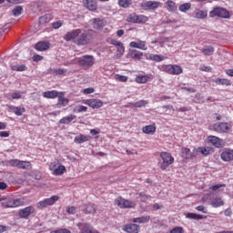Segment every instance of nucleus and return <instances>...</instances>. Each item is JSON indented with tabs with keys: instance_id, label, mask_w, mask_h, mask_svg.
Returning <instances> with one entry per match:
<instances>
[{
	"instance_id": "13",
	"label": "nucleus",
	"mask_w": 233,
	"mask_h": 233,
	"mask_svg": "<svg viewBox=\"0 0 233 233\" xmlns=\"http://www.w3.org/2000/svg\"><path fill=\"white\" fill-rule=\"evenodd\" d=\"M208 142L211 143L215 148H223V147L226 145V142L222 138H219L216 136H208Z\"/></svg>"
},
{
	"instance_id": "60",
	"label": "nucleus",
	"mask_w": 233,
	"mask_h": 233,
	"mask_svg": "<svg viewBox=\"0 0 233 233\" xmlns=\"http://www.w3.org/2000/svg\"><path fill=\"white\" fill-rule=\"evenodd\" d=\"M169 233H183V228L181 227H176Z\"/></svg>"
},
{
	"instance_id": "24",
	"label": "nucleus",
	"mask_w": 233,
	"mask_h": 233,
	"mask_svg": "<svg viewBox=\"0 0 233 233\" xmlns=\"http://www.w3.org/2000/svg\"><path fill=\"white\" fill-rule=\"evenodd\" d=\"M10 112H13L15 116H23L25 112H26V108L24 106H9Z\"/></svg>"
},
{
	"instance_id": "38",
	"label": "nucleus",
	"mask_w": 233,
	"mask_h": 233,
	"mask_svg": "<svg viewBox=\"0 0 233 233\" xmlns=\"http://www.w3.org/2000/svg\"><path fill=\"white\" fill-rule=\"evenodd\" d=\"M150 221V216H145L133 218V223H148Z\"/></svg>"
},
{
	"instance_id": "33",
	"label": "nucleus",
	"mask_w": 233,
	"mask_h": 233,
	"mask_svg": "<svg viewBox=\"0 0 233 233\" xmlns=\"http://www.w3.org/2000/svg\"><path fill=\"white\" fill-rule=\"evenodd\" d=\"M181 154H182V157H184V159H190L192 157H196L192 156V153H190V148H187V147H182Z\"/></svg>"
},
{
	"instance_id": "26",
	"label": "nucleus",
	"mask_w": 233,
	"mask_h": 233,
	"mask_svg": "<svg viewBox=\"0 0 233 233\" xmlns=\"http://www.w3.org/2000/svg\"><path fill=\"white\" fill-rule=\"evenodd\" d=\"M210 205L213 208H219V207H223L225 205V201L221 198H211Z\"/></svg>"
},
{
	"instance_id": "15",
	"label": "nucleus",
	"mask_w": 233,
	"mask_h": 233,
	"mask_svg": "<svg viewBox=\"0 0 233 233\" xmlns=\"http://www.w3.org/2000/svg\"><path fill=\"white\" fill-rule=\"evenodd\" d=\"M140 228L137 224H126L122 227V230L127 233H139Z\"/></svg>"
},
{
	"instance_id": "22",
	"label": "nucleus",
	"mask_w": 233,
	"mask_h": 233,
	"mask_svg": "<svg viewBox=\"0 0 233 233\" xmlns=\"http://www.w3.org/2000/svg\"><path fill=\"white\" fill-rule=\"evenodd\" d=\"M128 55L131 59H134V61H141L143 59V52L136 49L129 50Z\"/></svg>"
},
{
	"instance_id": "52",
	"label": "nucleus",
	"mask_w": 233,
	"mask_h": 233,
	"mask_svg": "<svg viewBox=\"0 0 233 233\" xmlns=\"http://www.w3.org/2000/svg\"><path fill=\"white\" fill-rule=\"evenodd\" d=\"M138 196L140 198V201H142V203H147V201H148V199H150V196L147 195L145 193H138Z\"/></svg>"
},
{
	"instance_id": "30",
	"label": "nucleus",
	"mask_w": 233,
	"mask_h": 233,
	"mask_svg": "<svg viewBox=\"0 0 233 233\" xmlns=\"http://www.w3.org/2000/svg\"><path fill=\"white\" fill-rule=\"evenodd\" d=\"M105 26V20L99 18L93 19V28L95 30H101Z\"/></svg>"
},
{
	"instance_id": "16",
	"label": "nucleus",
	"mask_w": 233,
	"mask_h": 233,
	"mask_svg": "<svg viewBox=\"0 0 233 233\" xmlns=\"http://www.w3.org/2000/svg\"><path fill=\"white\" fill-rule=\"evenodd\" d=\"M85 105H87L91 108H101L103 106V100L91 98L84 101Z\"/></svg>"
},
{
	"instance_id": "8",
	"label": "nucleus",
	"mask_w": 233,
	"mask_h": 233,
	"mask_svg": "<svg viewBox=\"0 0 233 233\" xmlns=\"http://www.w3.org/2000/svg\"><path fill=\"white\" fill-rule=\"evenodd\" d=\"M56 201H59V196L55 195L51 198H45L36 204L37 208H46V207H52L56 204Z\"/></svg>"
},
{
	"instance_id": "3",
	"label": "nucleus",
	"mask_w": 233,
	"mask_h": 233,
	"mask_svg": "<svg viewBox=\"0 0 233 233\" xmlns=\"http://www.w3.org/2000/svg\"><path fill=\"white\" fill-rule=\"evenodd\" d=\"M160 157L163 160L160 164L161 170H167V167L174 163V157L168 152H161Z\"/></svg>"
},
{
	"instance_id": "42",
	"label": "nucleus",
	"mask_w": 233,
	"mask_h": 233,
	"mask_svg": "<svg viewBox=\"0 0 233 233\" xmlns=\"http://www.w3.org/2000/svg\"><path fill=\"white\" fill-rule=\"evenodd\" d=\"M86 110H88L87 106L78 105L74 107L73 112L75 114H81V112H86Z\"/></svg>"
},
{
	"instance_id": "54",
	"label": "nucleus",
	"mask_w": 233,
	"mask_h": 233,
	"mask_svg": "<svg viewBox=\"0 0 233 233\" xmlns=\"http://www.w3.org/2000/svg\"><path fill=\"white\" fill-rule=\"evenodd\" d=\"M19 162H20L19 159H10L8 161V164H9L10 167H16L18 168L19 167Z\"/></svg>"
},
{
	"instance_id": "11",
	"label": "nucleus",
	"mask_w": 233,
	"mask_h": 233,
	"mask_svg": "<svg viewBox=\"0 0 233 233\" xmlns=\"http://www.w3.org/2000/svg\"><path fill=\"white\" fill-rule=\"evenodd\" d=\"M162 6L163 3L157 1H147L141 4L143 10H157V8H161Z\"/></svg>"
},
{
	"instance_id": "58",
	"label": "nucleus",
	"mask_w": 233,
	"mask_h": 233,
	"mask_svg": "<svg viewBox=\"0 0 233 233\" xmlns=\"http://www.w3.org/2000/svg\"><path fill=\"white\" fill-rule=\"evenodd\" d=\"M61 26H63V21H56L52 24V27L55 30H57V28H61Z\"/></svg>"
},
{
	"instance_id": "39",
	"label": "nucleus",
	"mask_w": 233,
	"mask_h": 233,
	"mask_svg": "<svg viewBox=\"0 0 233 233\" xmlns=\"http://www.w3.org/2000/svg\"><path fill=\"white\" fill-rule=\"evenodd\" d=\"M69 101L70 100H68V98H65L63 93H60V95H58V105H61L62 106H66Z\"/></svg>"
},
{
	"instance_id": "41",
	"label": "nucleus",
	"mask_w": 233,
	"mask_h": 233,
	"mask_svg": "<svg viewBox=\"0 0 233 233\" xmlns=\"http://www.w3.org/2000/svg\"><path fill=\"white\" fill-rule=\"evenodd\" d=\"M207 15H208L207 11H203V10H199V9H197L195 11V17L197 19H205V17H207Z\"/></svg>"
},
{
	"instance_id": "12",
	"label": "nucleus",
	"mask_w": 233,
	"mask_h": 233,
	"mask_svg": "<svg viewBox=\"0 0 233 233\" xmlns=\"http://www.w3.org/2000/svg\"><path fill=\"white\" fill-rule=\"evenodd\" d=\"M78 65L83 68H90V66H94V56H84L78 60Z\"/></svg>"
},
{
	"instance_id": "19",
	"label": "nucleus",
	"mask_w": 233,
	"mask_h": 233,
	"mask_svg": "<svg viewBox=\"0 0 233 233\" xmlns=\"http://www.w3.org/2000/svg\"><path fill=\"white\" fill-rule=\"evenodd\" d=\"M14 201H15V208H17L19 207H25V205H28V203H30V199H28V197L14 198Z\"/></svg>"
},
{
	"instance_id": "36",
	"label": "nucleus",
	"mask_w": 233,
	"mask_h": 233,
	"mask_svg": "<svg viewBox=\"0 0 233 233\" xmlns=\"http://www.w3.org/2000/svg\"><path fill=\"white\" fill-rule=\"evenodd\" d=\"M132 3V0H118L117 5L120 8H129Z\"/></svg>"
},
{
	"instance_id": "28",
	"label": "nucleus",
	"mask_w": 233,
	"mask_h": 233,
	"mask_svg": "<svg viewBox=\"0 0 233 233\" xmlns=\"http://www.w3.org/2000/svg\"><path fill=\"white\" fill-rule=\"evenodd\" d=\"M74 119H76V115L69 114L68 116L62 117L58 123L60 125H69V123H72Z\"/></svg>"
},
{
	"instance_id": "23",
	"label": "nucleus",
	"mask_w": 233,
	"mask_h": 233,
	"mask_svg": "<svg viewBox=\"0 0 233 233\" xmlns=\"http://www.w3.org/2000/svg\"><path fill=\"white\" fill-rule=\"evenodd\" d=\"M84 6L87 8V10H90L91 12H94V10H97V1L96 0H84Z\"/></svg>"
},
{
	"instance_id": "45",
	"label": "nucleus",
	"mask_w": 233,
	"mask_h": 233,
	"mask_svg": "<svg viewBox=\"0 0 233 233\" xmlns=\"http://www.w3.org/2000/svg\"><path fill=\"white\" fill-rule=\"evenodd\" d=\"M148 21V16L145 15H137V24H144Z\"/></svg>"
},
{
	"instance_id": "55",
	"label": "nucleus",
	"mask_w": 233,
	"mask_h": 233,
	"mask_svg": "<svg viewBox=\"0 0 233 233\" xmlns=\"http://www.w3.org/2000/svg\"><path fill=\"white\" fill-rule=\"evenodd\" d=\"M84 212L86 214H92V212H96V209L94 208V206L87 205L86 208L84 209Z\"/></svg>"
},
{
	"instance_id": "53",
	"label": "nucleus",
	"mask_w": 233,
	"mask_h": 233,
	"mask_svg": "<svg viewBox=\"0 0 233 233\" xmlns=\"http://www.w3.org/2000/svg\"><path fill=\"white\" fill-rule=\"evenodd\" d=\"M226 187L225 184H216L209 187V190H212L213 192H216V190H219V188Z\"/></svg>"
},
{
	"instance_id": "49",
	"label": "nucleus",
	"mask_w": 233,
	"mask_h": 233,
	"mask_svg": "<svg viewBox=\"0 0 233 233\" xmlns=\"http://www.w3.org/2000/svg\"><path fill=\"white\" fill-rule=\"evenodd\" d=\"M149 59L151 61H156L157 63H160V61H163V59L165 58L159 55H150Z\"/></svg>"
},
{
	"instance_id": "48",
	"label": "nucleus",
	"mask_w": 233,
	"mask_h": 233,
	"mask_svg": "<svg viewBox=\"0 0 233 233\" xmlns=\"http://www.w3.org/2000/svg\"><path fill=\"white\" fill-rule=\"evenodd\" d=\"M123 54H125V46L122 44L116 47V56L122 57Z\"/></svg>"
},
{
	"instance_id": "32",
	"label": "nucleus",
	"mask_w": 233,
	"mask_h": 233,
	"mask_svg": "<svg viewBox=\"0 0 233 233\" xmlns=\"http://www.w3.org/2000/svg\"><path fill=\"white\" fill-rule=\"evenodd\" d=\"M215 48L212 47V46H205L202 49L201 52L204 56H213L215 52Z\"/></svg>"
},
{
	"instance_id": "31",
	"label": "nucleus",
	"mask_w": 233,
	"mask_h": 233,
	"mask_svg": "<svg viewBox=\"0 0 233 233\" xmlns=\"http://www.w3.org/2000/svg\"><path fill=\"white\" fill-rule=\"evenodd\" d=\"M58 96L59 92L56 90L46 91L43 93V97H45L46 99H56V97H58Z\"/></svg>"
},
{
	"instance_id": "5",
	"label": "nucleus",
	"mask_w": 233,
	"mask_h": 233,
	"mask_svg": "<svg viewBox=\"0 0 233 233\" xmlns=\"http://www.w3.org/2000/svg\"><path fill=\"white\" fill-rule=\"evenodd\" d=\"M115 204L119 207V208H136V202L123 198V197H117L115 199Z\"/></svg>"
},
{
	"instance_id": "4",
	"label": "nucleus",
	"mask_w": 233,
	"mask_h": 233,
	"mask_svg": "<svg viewBox=\"0 0 233 233\" xmlns=\"http://www.w3.org/2000/svg\"><path fill=\"white\" fill-rule=\"evenodd\" d=\"M210 154H214V147H196L192 151V157H198V156H210Z\"/></svg>"
},
{
	"instance_id": "1",
	"label": "nucleus",
	"mask_w": 233,
	"mask_h": 233,
	"mask_svg": "<svg viewBox=\"0 0 233 233\" xmlns=\"http://www.w3.org/2000/svg\"><path fill=\"white\" fill-rule=\"evenodd\" d=\"M64 40L66 42L71 41V43L78 46H85L92 41V34L86 31L83 32L81 29H74L64 35Z\"/></svg>"
},
{
	"instance_id": "50",
	"label": "nucleus",
	"mask_w": 233,
	"mask_h": 233,
	"mask_svg": "<svg viewBox=\"0 0 233 233\" xmlns=\"http://www.w3.org/2000/svg\"><path fill=\"white\" fill-rule=\"evenodd\" d=\"M4 206L5 207V208H15L14 198L9 199L7 202H5Z\"/></svg>"
},
{
	"instance_id": "14",
	"label": "nucleus",
	"mask_w": 233,
	"mask_h": 233,
	"mask_svg": "<svg viewBox=\"0 0 233 233\" xmlns=\"http://www.w3.org/2000/svg\"><path fill=\"white\" fill-rule=\"evenodd\" d=\"M34 212H35V208L33 206H28L20 209L19 217L22 218V219H28V218H30L31 214H34Z\"/></svg>"
},
{
	"instance_id": "57",
	"label": "nucleus",
	"mask_w": 233,
	"mask_h": 233,
	"mask_svg": "<svg viewBox=\"0 0 233 233\" xmlns=\"http://www.w3.org/2000/svg\"><path fill=\"white\" fill-rule=\"evenodd\" d=\"M65 72H66V69H55L53 70V74L54 76H63V74H65Z\"/></svg>"
},
{
	"instance_id": "47",
	"label": "nucleus",
	"mask_w": 233,
	"mask_h": 233,
	"mask_svg": "<svg viewBox=\"0 0 233 233\" xmlns=\"http://www.w3.org/2000/svg\"><path fill=\"white\" fill-rule=\"evenodd\" d=\"M12 14L15 15V17H19V15L23 14V7L16 6L15 9H13Z\"/></svg>"
},
{
	"instance_id": "59",
	"label": "nucleus",
	"mask_w": 233,
	"mask_h": 233,
	"mask_svg": "<svg viewBox=\"0 0 233 233\" xmlns=\"http://www.w3.org/2000/svg\"><path fill=\"white\" fill-rule=\"evenodd\" d=\"M50 233H72V232L70 231V229H67V228H59L56 230H53Z\"/></svg>"
},
{
	"instance_id": "61",
	"label": "nucleus",
	"mask_w": 233,
	"mask_h": 233,
	"mask_svg": "<svg viewBox=\"0 0 233 233\" xmlns=\"http://www.w3.org/2000/svg\"><path fill=\"white\" fill-rule=\"evenodd\" d=\"M199 70H201V72H210V70H212V67L208 66H201L199 67Z\"/></svg>"
},
{
	"instance_id": "43",
	"label": "nucleus",
	"mask_w": 233,
	"mask_h": 233,
	"mask_svg": "<svg viewBox=\"0 0 233 233\" xmlns=\"http://www.w3.org/2000/svg\"><path fill=\"white\" fill-rule=\"evenodd\" d=\"M217 85H225L226 86H230V80L227 78H217L214 80Z\"/></svg>"
},
{
	"instance_id": "56",
	"label": "nucleus",
	"mask_w": 233,
	"mask_h": 233,
	"mask_svg": "<svg viewBox=\"0 0 233 233\" xmlns=\"http://www.w3.org/2000/svg\"><path fill=\"white\" fill-rule=\"evenodd\" d=\"M12 99H23V95H21V92H14L11 94Z\"/></svg>"
},
{
	"instance_id": "6",
	"label": "nucleus",
	"mask_w": 233,
	"mask_h": 233,
	"mask_svg": "<svg viewBox=\"0 0 233 233\" xmlns=\"http://www.w3.org/2000/svg\"><path fill=\"white\" fill-rule=\"evenodd\" d=\"M209 15L211 17H221L222 19H228V17H230V13L228 10L223 7H216L210 11Z\"/></svg>"
},
{
	"instance_id": "7",
	"label": "nucleus",
	"mask_w": 233,
	"mask_h": 233,
	"mask_svg": "<svg viewBox=\"0 0 233 233\" xmlns=\"http://www.w3.org/2000/svg\"><path fill=\"white\" fill-rule=\"evenodd\" d=\"M231 129L232 125L227 122H219L213 125L214 132H218V134H227Z\"/></svg>"
},
{
	"instance_id": "25",
	"label": "nucleus",
	"mask_w": 233,
	"mask_h": 233,
	"mask_svg": "<svg viewBox=\"0 0 233 233\" xmlns=\"http://www.w3.org/2000/svg\"><path fill=\"white\" fill-rule=\"evenodd\" d=\"M152 79H153L152 75H146V76H137L135 78V81L139 85H143L145 83H148V81H152Z\"/></svg>"
},
{
	"instance_id": "62",
	"label": "nucleus",
	"mask_w": 233,
	"mask_h": 233,
	"mask_svg": "<svg viewBox=\"0 0 233 233\" xmlns=\"http://www.w3.org/2000/svg\"><path fill=\"white\" fill-rule=\"evenodd\" d=\"M94 92H96V89L93 87L85 88L83 90V94H94Z\"/></svg>"
},
{
	"instance_id": "44",
	"label": "nucleus",
	"mask_w": 233,
	"mask_h": 233,
	"mask_svg": "<svg viewBox=\"0 0 233 233\" xmlns=\"http://www.w3.org/2000/svg\"><path fill=\"white\" fill-rule=\"evenodd\" d=\"M147 105H148V101L139 100L137 102L133 103L132 106H134V108H141L142 106H147Z\"/></svg>"
},
{
	"instance_id": "27",
	"label": "nucleus",
	"mask_w": 233,
	"mask_h": 233,
	"mask_svg": "<svg viewBox=\"0 0 233 233\" xmlns=\"http://www.w3.org/2000/svg\"><path fill=\"white\" fill-rule=\"evenodd\" d=\"M166 10H167V12H171L172 14L177 12V5H176V2L167 0L166 2Z\"/></svg>"
},
{
	"instance_id": "2",
	"label": "nucleus",
	"mask_w": 233,
	"mask_h": 233,
	"mask_svg": "<svg viewBox=\"0 0 233 233\" xmlns=\"http://www.w3.org/2000/svg\"><path fill=\"white\" fill-rule=\"evenodd\" d=\"M161 72H166L169 76H179L183 74V68L177 65H162L160 66Z\"/></svg>"
},
{
	"instance_id": "18",
	"label": "nucleus",
	"mask_w": 233,
	"mask_h": 233,
	"mask_svg": "<svg viewBox=\"0 0 233 233\" xmlns=\"http://www.w3.org/2000/svg\"><path fill=\"white\" fill-rule=\"evenodd\" d=\"M130 48H137L138 50H147V41L137 40L129 43Z\"/></svg>"
},
{
	"instance_id": "17",
	"label": "nucleus",
	"mask_w": 233,
	"mask_h": 233,
	"mask_svg": "<svg viewBox=\"0 0 233 233\" xmlns=\"http://www.w3.org/2000/svg\"><path fill=\"white\" fill-rule=\"evenodd\" d=\"M220 158L226 162L233 161V149L225 148L220 154Z\"/></svg>"
},
{
	"instance_id": "37",
	"label": "nucleus",
	"mask_w": 233,
	"mask_h": 233,
	"mask_svg": "<svg viewBox=\"0 0 233 233\" xmlns=\"http://www.w3.org/2000/svg\"><path fill=\"white\" fill-rule=\"evenodd\" d=\"M27 68L28 67H26L25 65L11 66V70H13V72H25Z\"/></svg>"
},
{
	"instance_id": "64",
	"label": "nucleus",
	"mask_w": 233,
	"mask_h": 233,
	"mask_svg": "<svg viewBox=\"0 0 233 233\" xmlns=\"http://www.w3.org/2000/svg\"><path fill=\"white\" fill-rule=\"evenodd\" d=\"M67 214H76V207L72 206V207H68L67 208Z\"/></svg>"
},
{
	"instance_id": "46",
	"label": "nucleus",
	"mask_w": 233,
	"mask_h": 233,
	"mask_svg": "<svg viewBox=\"0 0 233 233\" xmlns=\"http://www.w3.org/2000/svg\"><path fill=\"white\" fill-rule=\"evenodd\" d=\"M127 22H128V23H135V24H137V14H136V13L130 14V15L127 16Z\"/></svg>"
},
{
	"instance_id": "9",
	"label": "nucleus",
	"mask_w": 233,
	"mask_h": 233,
	"mask_svg": "<svg viewBox=\"0 0 233 233\" xmlns=\"http://www.w3.org/2000/svg\"><path fill=\"white\" fill-rule=\"evenodd\" d=\"M49 170L53 176H63L66 172V167L63 165L57 167V162H51L49 165Z\"/></svg>"
},
{
	"instance_id": "20",
	"label": "nucleus",
	"mask_w": 233,
	"mask_h": 233,
	"mask_svg": "<svg viewBox=\"0 0 233 233\" xmlns=\"http://www.w3.org/2000/svg\"><path fill=\"white\" fill-rule=\"evenodd\" d=\"M35 50H38V52H45L46 50H48V48H50V42L40 41L35 44Z\"/></svg>"
},
{
	"instance_id": "34",
	"label": "nucleus",
	"mask_w": 233,
	"mask_h": 233,
	"mask_svg": "<svg viewBox=\"0 0 233 233\" xmlns=\"http://www.w3.org/2000/svg\"><path fill=\"white\" fill-rule=\"evenodd\" d=\"M18 168L22 170H28V168H32V164L30 163V161L20 160V162L18 163Z\"/></svg>"
},
{
	"instance_id": "21",
	"label": "nucleus",
	"mask_w": 233,
	"mask_h": 233,
	"mask_svg": "<svg viewBox=\"0 0 233 233\" xmlns=\"http://www.w3.org/2000/svg\"><path fill=\"white\" fill-rule=\"evenodd\" d=\"M90 139H92V137H90L89 135L80 134L75 137L74 143L81 145L82 143H86V141H90Z\"/></svg>"
},
{
	"instance_id": "10",
	"label": "nucleus",
	"mask_w": 233,
	"mask_h": 233,
	"mask_svg": "<svg viewBox=\"0 0 233 233\" xmlns=\"http://www.w3.org/2000/svg\"><path fill=\"white\" fill-rule=\"evenodd\" d=\"M76 227L80 230V233H100L97 229L94 228L92 225L86 222H79Z\"/></svg>"
},
{
	"instance_id": "63",
	"label": "nucleus",
	"mask_w": 233,
	"mask_h": 233,
	"mask_svg": "<svg viewBox=\"0 0 233 233\" xmlns=\"http://www.w3.org/2000/svg\"><path fill=\"white\" fill-rule=\"evenodd\" d=\"M48 22V15H43L39 18V23H47Z\"/></svg>"
},
{
	"instance_id": "51",
	"label": "nucleus",
	"mask_w": 233,
	"mask_h": 233,
	"mask_svg": "<svg viewBox=\"0 0 233 233\" xmlns=\"http://www.w3.org/2000/svg\"><path fill=\"white\" fill-rule=\"evenodd\" d=\"M116 79L121 83H127L128 81V76L123 75H116Z\"/></svg>"
},
{
	"instance_id": "35",
	"label": "nucleus",
	"mask_w": 233,
	"mask_h": 233,
	"mask_svg": "<svg viewBox=\"0 0 233 233\" xmlns=\"http://www.w3.org/2000/svg\"><path fill=\"white\" fill-rule=\"evenodd\" d=\"M186 218H187V219H195L196 221L205 219V217L203 215H199L196 213H187Z\"/></svg>"
},
{
	"instance_id": "29",
	"label": "nucleus",
	"mask_w": 233,
	"mask_h": 233,
	"mask_svg": "<svg viewBox=\"0 0 233 233\" xmlns=\"http://www.w3.org/2000/svg\"><path fill=\"white\" fill-rule=\"evenodd\" d=\"M156 130H157L156 124L148 125L142 127L143 134L154 135L156 134Z\"/></svg>"
},
{
	"instance_id": "40",
	"label": "nucleus",
	"mask_w": 233,
	"mask_h": 233,
	"mask_svg": "<svg viewBox=\"0 0 233 233\" xmlns=\"http://www.w3.org/2000/svg\"><path fill=\"white\" fill-rule=\"evenodd\" d=\"M190 8H192V4H190V3H185L178 6L179 12H183V13L188 12V10H190Z\"/></svg>"
}]
</instances>
